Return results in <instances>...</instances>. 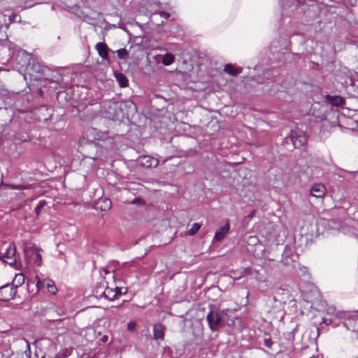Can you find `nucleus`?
<instances>
[{
  "mask_svg": "<svg viewBox=\"0 0 358 358\" xmlns=\"http://www.w3.org/2000/svg\"><path fill=\"white\" fill-rule=\"evenodd\" d=\"M37 290H39L42 287L45 285V280L41 281L38 276H36Z\"/></svg>",
  "mask_w": 358,
  "mask_h": 358,
  "instance_id": "24",
  "label": "nucleus"
},
{
  "mask_svg": "<svg viewBox=\"0 0 358 358\" xmlns=\"http://www.w3.org/2000/svg\"><path fill=\"white\" fill-rule=\"evenodd\" d=\"M15 252V246L13 244H9L5 252L0 253V259L10 266H13L16 263Z\"/></svg>",
  "mask_w": 358,
  "mask_h": 358,
  "instance_id": "2",
  "label": "nucleus"
},
{
  "mask_svg": "<svg viewBox=\"0 0 358 358\" xmlns=\"http://www.w3.org/2000/svg\"><path fill=\"white\" fill-rule=\"evenodd\" d=\"M89 208H92L96 210L97 212L100 211L106 212L109 210L112 207L113 203H87Z\"/></svg>",
  "mask_w": 358,
  "mask_h": 358,
  "instance_id": "10",
  "label": "nucleus"
},
{
  "mask_svg": "<svg viewBox=\"0 0 358 358\" xmlns=\"http://www.w3.org/2000/svg\"><path fill=\"white\" fill-rule=\"evenodd\" d=\"M206 320L211 331H215L220 327L222 320L217 313L210 310L207 315Z\"/></svg>",
  "mask_w": 358,
  "mask_h": 358,
  "instance_id": "3",
  "label": "nucleus"
},
{
  "mask_svg": "<svg viewBox=\"0 0 358 358\" xmlns=\"http://www.w3.org/2000/svg\"><path fill=\"white\" fill-rule=\"evenodd\" d=\"M105 274H108L110 272L107 269H103Z\"/></svg>",
  "mask_w": 358,
  "mask_h": 358,
  "instance_id": "33",
  "label": "nucleus"
},
{
  "mask_svg": "<svg viewBox=\"0 0 358 358\" xmlns=\"http://www.w3.org/2000/svg\"><path fill=\"white\" fill-rule=\"evenodd\" d=\"M117 54L120 59H124L128 54L124 48L120 49L117 51Z\"/></svg>",
  "mask_w": 358,
  "mask_h": 358,
  "instance_id": "23",
  "label": "nucleus"
},
{
  "mask_svg": "<svg viewBox=\"0 0 358 358\" xmlns=\"http://www.w3.org/2000/svg\"><path fill=\"white\" fill-rule=\"evenodd\" d=\"M115 76V78L122 87H124L128 85V80L124 75L121 73H116Z\"/></svg>",
  "mask_w": 358,
  "mask_h": 358,
  "instance_id": "16",
  "label": "nucleus"
},
{
  "mask_svg": "<svg viewBox=\"0 0 358 358\" xmlns=\"http://www.w3.org/2000/svg\"><path fill=\"white\" fill-rule=\"evenodd\" d=\"M264 345L268 347L271 348L272 345V341L270 338H265L264 339Z\"/></svg>",
  "mask_w": 358,
  "mask_h": 358,
  "instance_id": "29",
  "label": "nucleus"
},
{
  "mask_svg": "<svg viewBox=\"0 0 358 358\" xmlns=\"http://www.w3.org/2000/svg\"><path fill=\"white\" fill-rule=\"evenodd\" d=\"M34 254L36 256L35 262L38 266H39L41 262V256L37 251H34Z\"/></svg>",
  "mask_w": 358,
  "mask_h": 358,
  "instance_id": "27",
  "label": "nucleus"
},
{
  "mask_svg": "<svg viewBox=\"0 0 358 358\" xmlns=\"http://www.w3.org/2000/svg\"><path fill=\"white\" fill-rule=\"evenodd\" d=\"M17 291L10 285H5L0 287V300L7 301L14 298Z\"/></svg>",
  "mask_w": 358,
  "mask_h": 358,
  "instance_id": "5",
  "label": "nucleus"
},
{
  "mask_svg": "<svg viewBox=\"0 0 358 358\" xmlns=\"http://www.w3.org/2000/svg\"><path fill=\"white\" fill-rule=\"evenodd\" d=\"M165 327L161 324H156L153 327L154 338L155 340H164Z\"/></svg>",
  "mask_w": 358,
  "mask_h": 358,
  "instance_id": "11",
  "label": "nucleus"
},
{
  "mask_svg": "<svg viewBox=\"0 0 358 358\" xmlns=\"http://www.w3.org/2000/svg\"><path fill=\"white\" fill-rule=\"evenodd\" d=\"M224 70L226 73H229V75L236 76L241 72L242 69L238 68L231 64H228L224 66Z\"/></svg>",
  "mask_w": 358,
  "mask_h": 358,
  "instance_id": "15",
  "label": "nucleus"
},
{
  "mask_svg": "<svg viewBox=\"0 0 358 358\" xmlns=\"http://www.w3.org/2000/svg\"><path fill=\"white\" fill-rule=\"evenodd\" d=\"M291 141L295 148H300L307 142V137L303 131H295L291 134Z\"/></svg>",
  "mask_w": 358,
  "mask_h": 358,
  "instance_id": "4",
  "label": "nucleus"
},
{
  "mask_svg": "<svg viewBox=\"0 0 358 358\" xmlns=\"http://www.w3.org/2000/svg\"><path fill=\"white\" fill-rule=\"evenodd\" d=\"M201 225L198 223H194L192 227L189 229L188 234L189 235H194L200 229Z\"/></svg>",
  "mask_w": 358,
  "mask_h": 358,
  "instance_id": "21",
  "label": "nucleus"
},
{
  "mask_svg": "<svg viewBox=\"0 0 358 358\" xmlns=\"http://www.w3.org/2000/svg\"><path fill=\"white\" fill-rule=\"evenodd\" d=\"M68 8H73L77 6L78 0H64Z\"/></svg>",
  "mask_w": 358,
  "mask_h": 358,
  "instance_id": "22",
  "label": "nucleus"
},
{
  "mask_svg": "<svg viewBox=\"0 0 358 358\" xmlns=\"http://www.w3.org/2000/svg\"><path fill=\"white\" fill-rule=\"evenodd\" d=\"M254 211L252 212V213H250L249 217L251 218L253 216Z\"/></svg>",
  "mask_w": 358,
  "mask_h": 358,
  "instance_id": "34",
  "label": "nucleus"
},
{
  "mask_svg": "<svg viewBox=\"0 0 358 358\" xmlns=\"http://www.w3.org/2000/svg\"><path fill=\"white\" fill-rule=\"evenodd\" d=\"M106 285L107 282L104 280H102L99 284L96 285L95 288V292L97 296L102 297L101 292H103V291L105 289Z\"/></svg>",
  "mask_w": 358,
  "mask_h": 358,
  "instance_id": "18",
  "label": "nucleus"
},
{
  "mask_svg": "<svg viewBox=\"0 0 358 358\" xmlns=\"http://www.w3.org/2000/svg\"><path fill=\"white\" fill-rule=\"evenodd\" d=\"M159 15H161V17H165V18H169V14L165 11H161L159 13Z\"/></svg>",
  "mask_w": 358,
  "mask_h": 358,
  "instance_id": "30",
  "label": "nucleus"
},
{
  "mask_svg": "<svg viewBox=\"0 0 358 358\" xmlns=\"http://www.w3.org/2000/svg\"><path fill=\"white\" fill-rule=\"evenodd\" d=\"M327 101L334 106H342L345 103V99L340 96H326Z\"/></svg>",
  "mask_w": 358,
  "mask_h": 358,
  "instance_id": "12",
  "label": "nucleus"
},
{
  "mask_svg": "<svg viewBox=\"0 0 358 358\" xmlns=\"http://www.w3.org/2000/svg\"><path fill=\"white\" fill-rule=\"evenodd\" d=\"M119 292H120V288L117 287L115 289L110 288L106 285L103 292H101V295H102V297H104L106 299L113 301L115 298H116Z\"/></svg>",
  "mask_w": 358,
  "mask_h": 358,
  "instance_id": "9",
  "label": "nucleus"
},
{
  "mask_svg": "<svg viewBox=\"0 0 358 358\" xmlns=\"http://www.w3.org/2000/svg\"><path fill=\"white\" fill-rule=\"evenodd\" d=\"M323 323L327 325L330 323V321H329L327 319H323Z\"/></svg>",
  "mask_w": 358,
  "mask_h": 358,
  "instance_id": "32",
  "label": "nucleus"
},
{
  "mask_svg": "<svg viewBox=\"0 0 358 358\" xmlns=\"http://www.w3.org/2000/svg\"><path fill=\"white\" fill-rule=\"evenodd\" d=\"M174 61V56L171 54H166L163 56L162 64L165 66L171 65Z\"/></svg>",
  "mask_w": 358,
  "mask_h": 358,
  "instance_id": "19",
  "label": "nucleus"
},
{
  "mask_svg": "<svg viewBox=\"0 0 358 358\" xmlns=\"http://www.w3.org/2000/svg\"><path fill=\"white\" fill-rule=\"evenodd\" d=\"M45 203H40L36 208H35V213L36 215H39L41 210L43 208L44 205Z\"/></svg>",
  "mask_w": 358,
  "mask_h": 358,
  "instance_id": "26",
  "label": "nucleus"
},
{
  "mask_svg": "<svg viewBox=\"0 0 358 358\" xmlns=\"http://www.w3.org/2000/svg\"><path fill=\"white\" fill-rule=\"evenodd\" d=\"M45 286H46L48 292L50 294H56V292L57 291V288L56 287L53 280H45Z\"/></svg>",
  "mask_w": 358,
  "mask_h": 358,
  "instance_id": "17",
  "label": "nucleus"
},
{
  "mask_svg": "<svg viewBox=\"0 0 358 358\" xmlns=\"http://www.w3.org/2000/svg\"><path fill=\"white\" fill-rule=\"evenodd\" d=\"M5 187L7 188L16 189V190H25L29 189L30 187L29 185H5Z\"/></svg>",
  "mask_w": 358,
  "mask_h": 358,
  "instance_id": "20",
  "label": "nucleus"
},
{
  "mask_svg": "<svg viewBox=\"0 0 358 358\" xmlns=\"http://www.w3.org/2000/svg\"><path fill=\"white\" fill-rule=\"evenodd\" d=\"M96 50H97L99 56L103 59H108V48L107 46V45L104 43H98L96 45Z\"/></svg>",
  "mask_w": 358,
  "mask_h": 358,
  "instance_id": "13",
  "label": "nucleus"
},
{
  "mask_svg": "<svg viewBox=\"0 0 358 358\" xmlns=\"http://www.w3.org/2000/svg\"><path fill=\"white\" fill-rule=\"evenodd\" d=\"M357 125H358V120H357Z\"/></svg>",
  "mask_w": 358,
  "mask_h": 358,
  "instance_id": "36",
  "label": "nucleus"
},
{
  "mask_svg": "<svg viewBox=\"0 0 358 358\" xmlns=\"http://www.w3.org/2000/svg\"><path fill=\"white\" fill-rule=\"evenodd\" d=\"M122 104L117 102H108L104 105L106 117L113 120H119L123 117Z\"/></svg>",
  "mask_w": 358,
  "mask_h": 358,
  "instance_id": "1",
  "label": "nucleus"
},
{
  "mask_svg": "<svg viewBox=\"0 0 358 358\" xmlns=\"http://www.w3.org/2000/svg\"><path fill=\"white\" fill-rule=\"evenodd\" d=\"M326 191V187L323 184L316 183L312 186L310 194L315 199H322Z\"/></svg>",
  "mask_w": 358,
  "mask_h": 358,
  "instance_id": "6",
  "label": "nucleus"
},
{
  "mask_svg": "<svg viewBox=\"0 0 358 358\" xmlns=\"http://www.w3.org/2000/svg\"><path fill=\"white\" fill-rule=\"evenodd\" d=\"M249 271H250L249 268H244L242 271H241L240 275H238L237 278H241L247 275L249 273Z\"/></svg>",
  "mask_w": 358,
  "mask_h": 358,
  "instance_id": "28",
  "label": "nucleus"
},
{
  "mask_svg": "<svg viewBox=\"0 0 358 358\" xmlns=\"http://www.w3.org/2000/svg\"><path fill=\"white\" fill-rule=\"evenodd\" d=\"M139 164L145 168L156 167L159 164V160L151 156H142L138 159Z\"/></svg>",
  "mask_w": 358,
  "mask_h": 358,
  "instance_id": "7",
  "label": "nucleus"
},
{
  "mask_svg": "<svg viewBox=\"0 0 358 358\" xmlns=\"http://www.w3.org/2000/svg\"><path fill=\"white\" fill-rule=\"evenodd\" d=\"M108 336H106V335H105V336H103L101 338V340L103 342L106 343V342L108 341Z\"/></svg>",
  "mask_w": 358,
  "mask_h": 358,
  "instance_id": "31",
  "label": "nucleus"
},
{
  "mask_svg": "<svg viewBox=\"0 0 358 358\" xmlns=\"http://www.w3.org/2000/svg\"><path fill=\"white\" fill-rule=\"evenodd\" d=\"M24 275L22 273H17L15 275V278L12 282L11 286L16 289L22 286L24 282Z\"/></svg>",
  "mask_w": 358,
  "mask_h": 358,
  "instance_id": "14",
  "label": "nucleus"
},
{
  "mask_svg": "<svg viewBox=\"0 0 358 358\" xmlns=\"http://www.w3.org/2000/svg\"><path fill=\"white\" fill-rule=\"evenodd\" d=\"M132 201L136 202V201H139L138 199H134Z\"/></svg>",
  "mask_w": 358,
  "mask_h": 358,
  "instance_id": "35",
  "label": "nucleus"
},
{
  "mask_svg": "<svg viewBox=\"0 0 358 358\" xmlns=\"http://www.w3.org/2000/svg\"><path fill=\"white\" fill-rule=\"evenodd\" d=\"M230 229V225L229 221L226 222L224 225L220 227V229L215 232L214 236V241H221L227 235Z\"/></svg>",
  "mask_w": 358,
  "mask_h": 358,
  "instance_id": "8",
  "label": "nucleus"
},
{
  "mask_svg": "<svg viewBox=\"0 0 358 358\" xmlns=\"http://www.w3.org/2000/svg\"><path fill=\"white\" fill-rule=\"evenodd\" d=\"M136 327V323L134 321H130L129 322L127 323V329L129 331L134 330Z\"/></svg>",
  "mask_w": 358,
  "mask_h": 358,
  "instance_id": "25",
  "label": "nucleus"
}]
</instances>
